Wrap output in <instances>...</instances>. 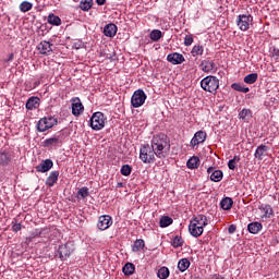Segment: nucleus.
I'll list each match as a JSON object with an SVG mask.
<instances>
[{
	"label": "nucleus",
	"mask_w": 279,
	"mask_h": 279,
	"mask_svg": "<svg viewBox=\"0 0 279 279\" xmlns=\"http://www.w3.org/2000/svg\"><path fill=\"white\" fill-rule=\"evenodd\" d=\"M193 43H194L193 35L190 34L184 37L185 47H191V45H193Z\"/></svg>",
	"instance_id": "obj_44"
},
{
	"label": "nucleus",
	"mask_w": 279,
	"mask_h": 279,
	"mask_svg": "<svg viewBox=\"0 0 279 279\" xmlns=\"http://www.w3.org/2000/svg\"><path fill=\"white\" fill-rule=\"evenodd\" d=\"M77 195L81 196V199H86L90 195V192H88V187L84 186L77 191Z\"/></svg>",
	"instance_id": "obj_43"
},
{
	"label": "nucleus",
	"mask_w": 279,
	"mask_h": 279,
	"mask_svg": "<svg viewBox=\"0 0 279 279\" xmlns=\"http://www.w3.org/2000/svg\"><path fill=\"white\" fill-rule=\"evenodd\" d=\"M53 44L44 40L41 43L38 44L37 49L39 51V53H41V56H51V53L53 52Z\"/></svg>",
	"instance_id": "obj_8"
},
{
	"label": "nucleus",
	"mask_w": 279,
	"mask_h": 279,
	"mask_svg": "<svg viewBox=\"0 0 279 279\" xmlns=\"http://www.w3.org/2000/svg\"><path fill=\"white\" fill-rule=\"evenodd\" d=\"M84 112V105H82V100L78 97L72 98V114L74 117H80Z\"/></svg>",
	"instance_id": "obj_11"
},
{
	"label": "nucleus",
	"mask_w": 279,
	"mask_h": 279,
	"mask_svg": "<svg viewBox=\"0 0 279 279\" xmlns=\"http://www.w3.org/2000/svg\"><path fill=\"white\" fill-rule=\"evenodd\" d=\"M247 230L251 234H258L263 230V225L260 222H251L247 226Z\"/></svg>",
	"instance_id": "obj_24"
},
{
	"label": "nucleus",
	"mask_w": 279,
	"mask_h": 279,
	"mask_svg": "<svg viewBox=\"0 0 279 279\" xmlns=\"http://www.w3.org/2000/svg\"><path fill=\"white\" fill-rule=\"evenodd\" d=\"M169 274H170L169 268L163 266L158 270L157 276L159 279H167L169 278Z\"/></svg>",
	"instance_id": "obj_40"
},
{
	"label": "nucleus",
	"mask_w": 279,
	"mask_h": 279,
	"mask_svg": "<svg viewBox=\"0 0 279 279\" xmlns=\"http://www.w3.org/2000/svg\"><path fill=\"white\" fill-rule=\"evenodd\" d=\"M191 267V262L186 258H182L178 263V269L181 270L182 272L186 271Z\"/></svg>",
	"instance_id": "obj_30"
},
{
	"label": "nucleus",
	"mask_w": 279,
	"mask_h": 279,
	"mask_svg": "<svg viewBox=\"0 0 279 279\" xmlns=\"http://www.w3.org/2000/svg\"><path fill=\"white\" fill-rule=\"evenodd\" d=\"M60 177V171L50 172L49 177L46 180L47 186H54L58 183V178Z\"/></svg>",
	"instance_id": "obj_22"
},
{
	"label": "nucleus",
	"mask_w": 279,
	"mask_h": 279,
	"mask_svg": "<svg viewBox=\"0 0 279 279\" xmlns=\"http://www.w3.org/2000/svg\"><path fill=\"white\" fill-rule=\"evenodd\" d=\"M234 204V201H232V198L230 197H225L221 202H220V208H222V210H230L232 208V205Z\"/></svg>",
	"instance_id": "obj_28"
},
{
	"label": "nucleus",
	"mask_w": 279,
	"mask_h": 279,
	"mask_svg": "<svg viewBox=\"0 0 279 279\" xmlns=\"http://www.w3.org/2000/svg\"><path fill=\"white\" fill-rule=\"evenodd\" d=\"M228 232H229V234H234V232H236V226L235 225H231L228 228Z\"/></svg>",
	"instance_id": "obj_48"
},
{
	"label": "nucleus",
	"mask_w": 279,
	"mask_h": 279,
	"mask_svg": "<svg viewBox=\"0 0 279 279\" xmlns=\"http://www.w3.org/2000/svg\"><path fill=\"white\" fill-rule=\"evenodd\" d=\"M258 81V73H251L244 77L245 84H256Z\"/></svg>",
	"instance_id": "obj_34"
},
{
	"label": "nucleus",
	"mask_w": 279,
	"mask_h": 279,
	"mask_svg": "<svg viewBox=\"0 0 279 279\" xmlns=\"http://www.w3.org/2000/svg\"><path fill=\"white\" fill-rule=\"evenodd\" d=\"M265 217H271L274 215V209H271V206L266 205L264 207Z\"/></svg>",
	"instance_id": "obj_45"
},
{
	"label": "nucleus",
	"mask_w": 279,
	"mask_h": 279,
	"mask_svg": "<svg viewBox=\"0 0 279 279\" xmlns=\"http://www.w3.org/2000/svg\"><path fill=\"white\" fill-rule=\"evenodd\" d=\"M171 245L175 248L182 247V245H184V239H182L181 235H177L173 238Z\"/></svg>",
	"instance_id": "obj_39"
},
{
	"label": "nucleus",
	"mask_w": 279,
	"mask_h": 279,
	"mask_svg": "<svg viewBox=\"0 0 279 279\" xmlns=\"http://www.w3.org/2000/svg\"><path fill=\"white\" fill-rule=\"evenodd\" d=\"M207 173L210 175L211 182H221L223 180V171L215 170V167H209Z\"/></svg>",
	"instance_id": "obj_13"
},
{
	"label": "nucleus",
	"mask_w": 279,
	"mask_h": 279,
	"mask_svg": "<svg viewBox=\"0 0 279 279\" xmlns=\"http://www.w3.org/2000/svg\"><path fill=\"white\" fill-rule=\"evenodd\" d=\"M191 223H195L198 228H201V230H204V228L208 226V218L204 215H198L191 220Z\"/></svg>",
	"instance_id": "obj_18"
},
{
	"label": "nucleus",
	"mask_w": 279,
	"mask_h": 279,
	"mask_svg": "<svg viewBox=\"0 0 279 279\" xmlns=\"http://www.w3.org/2000/svg\"><path fill=\"white\" fill-rule=\"evenodd\" d=\"M12 162V153H0V165L1 167H8Z\"/></svg>",
	"instance_id": "obj_23"
},
{
	"label": "nucleus",
	"mask_w": 279,
	"mask_h": 279,
	"mask_svg": "<svg viewBox=\"0 0 279 279\" xmlns=\"http://www.w3.org/2000/svg\"><path fill=\"white\" fill-rule=\"evenodd\" d=\"M21 228H22L21 223H14L12 226V231L13 232H20Z\"/></svg>",
	"instance_id": "obj_47"
},
{
	"label": "nucleus",
	"mask_w": 279,
	"mask_h": 279,
	"mask_svg": "<svg viewBox=\"0 0 279 279\" xmlns=\"http://www.w3.org/2000/svg\"><path fill=\"white\" fill-rule=\"evenodd\" d=\"M171 151V140L163 133L155 135L149 144H144L140 148V159L144 165L156 162L157 158H167Z\"/></svg>",
	"instance_id": "obj_1"
},
{
	"label": "nucleus",
	"mask_w": 279,
	"mask_h": 279,
	"mask_svg": "<svg viewBox=\"0 0 279 279\" xmlns=\"http://www.w3.org/2000/svg\"><path fill=\"white\" fill-rule=\"evenodd\" d=\"M64 141V133H59L50 138L45 140V147H60Z\"/></svg>",
	"instance_id": "obj_7"
},
{
	"label": "nucleus",
	"mask_w": 279,
	"mask_h": 279,
	"mask_svg": "<svg viewBox=\"0 0 279 279\" xmlns=\"http://www.w3.org/2000/svg\"><path fill=\"white\" fill-rule=\"evenodd\" d=\"M206 141V132L204 131H197L193 138L190 142V146L197 147V145H201V143H204Z\"/></svg>",
	"instance_id": "obj_12"
},
{
	"label": "nucleus",
	"mask_w": 279,
	"mask_h": 279,
	"mask_svg": "<svg viewBox=\"0 0 279 279\" xmlns=\"http://www.w3.org/2000/svg\"><path fill=\"white\" fill-rule=\"evenodd\" d=\"M80 8L83 10V12H88V10L93 8V0H81Z\"/></svg>",
	"instance_id": "obj_36"
},
{
	"label": "nucleus",
	"mask_w": 279,
	"mask_h": 279,
	"mask_svg": "<svg viewBox=\"0 0 279 279\" xmlns=\"http://www.w3.org/2000/svg\"><path fill=\"white\" fill-rule=\"evenodd\" d=\"M40 106V98L38 97H31L26 101V110H36Z\"/></svg>",
	"instance_id": "obj_21"
},
{
	"label": "nucleus",
	"mask_w": 279,
	"mask_h": 279,
	"mask_svg": "<svg viewBox=\"0 0 279 279\" xmlns=\"http://www.w3.org/2000/svg\"><path fill=\"white\" fill-rule=\"evenodd\" d=\"M120 172H121V175H124L125 178H128V175H131V173H132V166L123 165L121 167Z\"/></svg>",
	"instance_id": "obj_42"
},
{
	"label": "nucleus",
	"mask_w": 279,
	"mask_h": 279,
	"mask_svg": "<svg viewBox=\"0 0 279 279\" xmlns=\"http://www.w3.org/2000/svg\"><path fill=\"white\" fill-rule=\"evenodd\" d=\"M272 58H276V60H279V48L272 47V50L270 51Z\"/></svg>",
	"instance_id": "obj_46"
},
{
	"label": "nucleus",
	"mask_w": 279,
	"mask_h": 279,
	"mask_svg": "<svg viewBox=\"0 0 279 279\" xmlns=\"http://www.w3.org/2000/svg\"><path fill=\"white\" fill-rule=\"evenodd\" d=\"M133 252H141V250H145V240L138 239L133 244Z\"/></svg>",
	"instance_id": "obj_35"
},
{
	"label": "nucleus",
	"mask_w": 279,
	"mask_h": 279,
	"mask_svg": "<svg viewBox=\"0 0 279 279\" xmlns=\"http://www.w3.org/2000/svg\"><path fill=\"white\" fill-rule=\"evenodd\" d=\"M201 69L204 71V73H215V71H217V65L214 61L203 60L201 63Z\"/></svg>",
	"instance_id": "obj_15"
},
{
	"label": "nucleus",
	"mask_w": 279,
	"mask_h": 279,
	"mask_svg": "<svg viewBox=\"0 0 279 279\" xmlns=\"http://www.w3.org/2000/svg\"><path fill=\"white\" fill-rule=\"evenodd\" d=\"M56 125H58V118L51 116L44 117L37 122V131L47 132V130H51Z\"/></svg>",
	"instance_id": "obj_4"
},
{
	"label": "nucleus",
	"mask_w": 279,
	"mask_h": 279,
	"mask_svg": "<svg viewBox=\"0 0 279 279\" xmlns=\"http://www.w3.org/2000/svg\"><path fill=\"white\" fill-rule=\"evenodd\" d=\"M239 119H242V121H250V119H252V110H250V109H242L239 112Z\"/></svg>",
	"instance_id": "obj_31"
},
{
	"label": "nucleus",
	"mask_w": 279,
	"mask_h": 279,
	"mask_svg": "<svg viewBox=\"0 0 279 279\" xmlns=\"http://www.w3.org/2000/svg\"><path fill=\"white\" fill-rule=\"evenodd\" d=\"M106 114L104 112L97 111L93 113L90 118V128L92 130H95L96 132H99V130H104L106 128Z\"/></svg>",
	"instance_id": "obj_3"
},
{
	"label": "nucleus",
	"mask_w": 279,
	"mask_h": 279,
	"mask_svg": "<svg viewBox=\"0 0 279 279\" xmlns=\"http://www.w3.org/2000/svg\"><path fill=\"white\" fill-rule=\"evenodd\" d=\"M58 254L61 260H66L71 256V248L66 244L59 245Z\"/></svg>",
	"instance_id": "obj_19"
},
{
	"label": "nucleus",
	"mask_w": 279,
	"mask_h": 279,
	"mask_svg": "<svg viewBox=\"0 0 279 279\" xmlns=\"http://www.w3.org/2000/svg\"><path fill=\"white\" fill-rule=\"evenodd\" d=\"M112 226V217L110 215H104L98 218L97 228L98 230H108Z\"/></svg>",
	"instance_id": "obj_9"
},
{
	"label": "nucleus",
	"mask_w": 279,
	"mask_h": 279,
	"mask_svg": "<svg viewBox=\"0 0 279 279\" xmlns=\"http://www.w3.org/2000/svg\"><path fill=\"white\" fill-rule=\"evenodd\" d=\"M191 56L193 58H197V56H204V46L194 45L192 50H191Z\"/></svg>",
	"instance_id": "obj_29"
},
{
	"label": "nucleus",
	"mask_w": 279,
	"mask_h": 279,
	"mask_svg": "<svg viewBox=\"0 0 279 279\" xmlns=\"http://www.w3.org/2000/svg\"><path fill=\"white\" fill-rule=\"evenodd\" d=\"M117 32H119V28L113 23L107 24L104 27V34L107 38H114V36H117Z\"/></svg>",
	"instance_id": "obj_16"
},
{
	"label": "nucleus",
	"mask_w": 279,
	"mask_h": 279,
	"mask_svg": "<svg viewBox=\"0 0 279 279\" xmlns=\"http://www.w3.org/2000/svg\"><path fill=\"white\" fill-rule=\"evenodd\" d=\"M187 169H197L199 167V157L193 156L186 162Z\"/></svg>",
	"instance_id": "obj_27"
},
{
	"label": "nucleus",
	"mask_w": 279,
	"mask_h": 279,
	"mask_svg": "<svg viewBox=\"0 0 279 279\" xmlns=\"http://www.w3.org/2000/svg\"><path fill=\"white\" fill-rule=\"evenodd\" d=\"M122 271H123L124 276H133L134 271H136V267L132 263H126L123 266Z\"/></svg>",
	"instance_id": "obj_25"
},
{
	"label": "nucleus",
	"mask_w": 279,
	"mask_h": 279,
	"mask_svg": "<svg viewBox=\"0 0 279 279\" xmlns=\"http://www.w3.org/2000/svg\"><path fill=\"white\" fill-rule=\"evenodd\" d=\"M173 223V218L169 216H163L160 218L159 226L160 228H169Z\"/></svg>",
	"instance_id": "obj_32"
},
{
	"label": "nucleus",
	"mask_w": 279,
	"mask_h": 279,
	"mask_svg": "<svg viewBox=\"0 0 279 279\" xmlns=\"http://www.w3.org/2000/svg\"><path fill=\"white\" fill-rule=\"evenodd\" d=\"M231 88H233V90H236L238 93H250V88L245 87V85L241 83H233L231 85Z\"/></svg>",
	"instance_id": "obj_33"
},
{
	"label": "nucleus",
	"mask_w": 279,
	"mask_h": 279,
	"mask_svg": "<svg viewBox=\"0 0 279 279\" xmlns=\"http://www.w3.org/2000/svg\"><path fill=\"white\" fill-rule=\"evenodd\" d=\"M97 5H106V0H96Z\"/></svg>",
	"instance_id": "obj_50"
},
{
	"label": "nucleus",
	"mask_w": 279,
	"mask_h": 279,
	"mask_svg": "<svg viewBox=\"0 0 279 279\" xmlns=\"http://www.w3.org/2000/svg\"><path fill=\"white\" fill-rule=\"evenodd\" d=\"M201 87L206 93H217L219 89V78L213 75L206 76L201 81Z\"/></svg>",
	"instance_id": "obj_2"
},
{
	"label": "nucleus",
	"mask_w": 279,
	"mask_h": 279,
	"mask_svg": "<svg viewBox=\"0 0 279 279\" xmlns=\"http://www.w3.org/2000/svg\"><path fill=\"white\" fill-rule=\"evenodd\" d=\"M189 232L192 236H195V239H197L198 236H202V234H204V229H202V227H197V225L193 222H190Z\"/></svg>",
	"instance_id": "obj_20"
},
{
	"label": "nucleus",
	"mask_w": 279,
	"mask_h": 279,
	"mask_svg": "<svg viewBox=\"0 0 279 279\" xmlns=\"http://www.w3.org/2000/svg\"><path fill=\"white\" fill-rule=\"evenodd\" d=\"M267 151H269V146L265 145V144H262L259 145L256 150H255V154H254V157L257 159V160H263V158H265V156H267Z\"/></svg>",
	"instance_id": "obj_17"
},
{
	"label": "nucleus",
	"mask_w": 279,
	"mask_h": 279,
	"mask_svg": "<svg viewBox=\"0 0 279 279\" xmlns=\"http://www.w3.org/2000/svg\"><path fill=\"white\" fill-rule=\"evenodd\" d=\"M253 22L254 17L251 14H240L235 20V23L241 32H247Z\"/></svg>",
	"instance_id": "obj_5"
},
{
	"label": "nucleus",
	"mask_w": 279,
	"mask_h": 279,
	"mask_svg": "<svg viewBox=\"0 0 279 279\" xmlns=\"http://www.w3.org/2000/svg\"><path fill=\"white\" fill-rule=\"evenodd\" d=\"M241 162V157L240 156H234L231 160L228 162V167L231 171H234L236 169V163Z\"/></svg>",
	"instance_id": "obj_38"
},
{
	"label": "nucleus",
	"mask_w": 279,
	"mask_h": 279,
	"mask_svg": "<svg viewBox=\"0 0 279 279\" xmlns=\"http://www.w3.org/2000/svg\"><path fill=\"white\" fill-rule=\"evenodd\" d=\"M47 21H48L49 25H56L57 27L62 25V20L60 19V16H57L53 13H50L48 15V20Z\"/></svg>",
	"instance_id": "obj_26"
},
{
	"label": "nucleus",
	"mask_w": 279,
	"mask_h": 279,
	"mask_svg": "<svg viewBox=\"0 0 279 279\" xmlns=\"http://www.w3.org/2000/svg\"><path fill=\"white\" fill-rule=\"evenodd\" d=\"M35 169L38 173H47V171H51V169H53V160H43L38 166L35 167Z\"/></svg>",
	"instance_id": "obj_10"
},
{
	"label": "nucleus",
	"mask_w": 279,
	"mask_h": 279,
	"mask_svg": "<svg viewBox=\"0 0 279 279\" xmlns=\"http://www.w3.org/2000/svg\"><path fill=\"white\" fill-rule=\"evenodd\" d=\"M32 8H34V4H32V2H28V1H23L21 4H20V10L22 12H29V10H32Z\"/></svg>",
	"instance_id": "obj_41"
},
{
	"label": "nucleus",
	"mask_w": 279,
	"mask_h": 279,
	"mask_svg": "<svg viewBox=\"0 0 279 279\" xmlns=\"http://www.w3.org/2000/svg\"><path fill=\"white\" fill-rule=\"evenodd\" d=\"M167 60L170 64H182L186 59H184V54L180 52H172L167 56Z\"/></svg>",
	"instance_id": "obj_14"
},
{
	"label": "nucleus",
	"mask_w": 279,
	"mask_h": 279,
	"mask_svg": "<svg viewBox=\"0 0 279 279\" xmlns=\"http://www.w3.org/2000/svg\"><path fill=\"white\" fill-rule=\"evenodd\" d=\"M160 38H162V32L160 29H154L150 32V40H153V43H158Z\"/></svg>",
	"instance_id": "obj_37"
},
{
	"label": "nucleus",
	"mask_w": 279,
	"mask_h": 279,
	"mask_svg": "<svg viewBox=\"0 0 279 279\" xmlns=\"http://www.w3.org/2000/svg\"><path fill=\"white\" fill-rule=\"evenodd\" d=\"M14 60V53H10L7 59H4V62H12Z\"/></svg>",
	"instance_id": "obj_49"
},
{
	"label": "nucleus",
	"mask_w": 279,
	"mask_h": 279,
	"mask_svg": "<svg viewBox=\"0 0 279 279\" xmlns=\"http://www.w3.org/2000/svg\"><path fill=\"white\" fill-rule=\"evenodd\" d=\"M147 99V95L145 94V90L137 89L134 92L133 96L131 97V105L133 108H141L143 104H145V100Z\"/></svg>",
	"instance_id": "obj_6"
}]
</instances>
